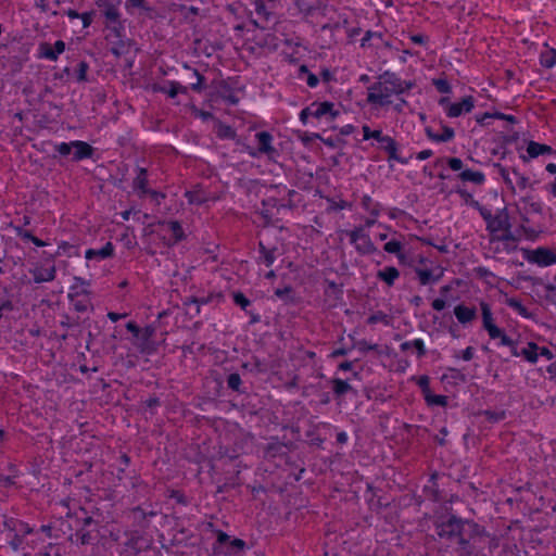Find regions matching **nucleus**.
I'll use <instances>...</instances> for the list:
<instances>
[{
    "label": "nucleus",
    "mask_w": 556,
    "mask_h": 556,
    "mask_svg": "<svg viewBox=\"0 0 556 556\" xmlns=\"http://www.w3.org/2000/svg\"><path fill=\"white\" fill-rule=\"evenodd\" d=\"M136 177L132 180V191L139 199L147 198L149 188V172L146 167L137 166L135 168Z\"/></svg>",
    "instance_id": "18"
},
{
    "label": "nucleus",
    "mask_w": 556,
    "mask_h": 556,
    "mask_svg": "<svg viewBox=\"0 0 556 556\" xmlns=\"http://www.w3.org/2000/svg\"><path fill=\"white\" fill-rule=\"evenodd\" d=\"M441 128H442V132L438 134L433 130L432 127L427 126L425 128V134L429 140L437 142V143L448 142L455 138V130L452 127H450L441 122Z\"/></svg>",
    "instance_id": "25"
},
{
    "label": "nucleus",
    "mask_w": 556,
    "mask_h": 556,
    "mask_svg": "<svg viewBox=\"0 0 556 556\" xmlns=\"http://www.w3.org/2000/svg\"><path fill=\"white\" fill-rule=\"evenodd\" d=\"M64 50L65 42L63 40H56L53 45L42 42L39 45V56L50 61H56Z\"/></svg>",
    "instance_id": "21"
},
{
    "label": "nucleus",
    "mask_w": 556,
    "mask_h": 556,
    "mask_svg": "<svg viewBox=\"0 0 556 556\" xmlns=\"http://www.w3.org/2000/svg\"><path fill=\"white\" fill-rule=\"evenodd\" d=\"M352 349H356L363 355L368 353L369 351H375L378 353V355L382 354L377 343H369L365 339L354 342Z\"/></svg>",
    "instance_id": "50"
},
{
    "label": "nucleus",
    "mask_w": 556,
    "mask_h": 556,
    "mask_svg": "<svg viewBox=\"0 0 556 556\" xmlns=\"http://www.w3.org/2000/svg\"><path fill=\"white\" fill-rule=\"evenodd\" d=\"M441 381L446 386L457 387L460 383H465L467 377L460 369L448 367L447 372L442 375Z\"/></svg>",
    "instance_id": "34"
},
{
    "label": "nucleus",
    "mask_w": 556,
    "mask_h": 556,
    "mask_svg": "<svg viewBox=\"0 0 556 556\" xmlns=\"http://www.w3.org/2000/svg\"><path fill=\"white\" fill-rule=\"evenodd\" d=\"M60 327L66 330H74L79 327V317L73 318L70 315H63L60 320Z\"/></svg>",
    "instance_id": "62"
},
{
    "label": "nucleus",
    "mask_w": 556,
    "mask_h": 556,
    "mask_svg": "<svg viewBox=\"0 0 556 556\" xmlns=\"http://www.w3.org/2000/svg\"><path fill=\"white\" fill-rule=\"evenodd\" d=\"M54 151L62 157H70L74 163L83 160L92 159L96 149L83 140H72L70 142H60L54 146Z\"/></svg>",
    "instance_id": "5"
},
{
    "label": "nucleus",
    "mask_w": 556,
    "mask_h": 556,
    "mask_svg": "<svg viewBox=\"0 0 556 556\" xmlns=\"http://www.w3.org/2000/svg\"><path fill=\"white\" fill-rule=\"evenodd\" d=\"M79 252H80L79 245L72 244L66 241H62L58 245L56 252L53 255H51L50 258L53 260L54 256H56V255H65L67 257H75V256H79Z\"/></svg>",
    "instance_id": "44"
},
{
    "label": "nucleus",
    "mask_w": 556,
    "mask_h": 556,
    "mask_svg": "<svg viewBox=\"0 0 556 556\" xmlns=\"http://www.w3.org/2000/svg\"><path fill=\"white\" fill-rule=\"evenodd\" d=\"M215 135L220 140H232L236 138L237 131L230 125L225 124L220 119H216L214 126Z\"/></svg>",
    "instance_id": "41"
},
{
    "label": "nucleus",
    "mask_w": 556,
    "mask_h": 556,
    "mask_svg": "<svg viewBox=\"0 0 556 556\" xmlns=\"http://www.w3.org/2000/svg\"><path fill=\"white\" fill-rule=\"evenodd\" d=\"M351 379L332 378L330 380L333 397L338 403H341L346 394L352 393L357 396V390L350 383Z\"/></svg>",
    "instance_id": "19"
},
{
    "label": "nucleus",
    "mask_w": 556,
    "mask_h": 556,
    "mask_svg": "<svg viewBox=\"0 0 556 556\" xmlns=\"http://www.w3.org/2000/svg\"><path fill=\"white\" fill-rule=\"evenodd\" d=\"M162 224L167 225L173 233V240L167 243L168 247H173L186 239V233L179 220H164Z\"/></svg>",
    "instance_id": "40"
},
{
    "label": "nucleus",
    "mask_w": 556,
    "mask_h": 556,
    "mask_svg": "<svg viewBox=\"0 0 556 556\" xmlns=\"http://www.w3.org/2000/svg\"><path fill=\"white\" fill-rule=\"evenodd\" d=\"M125 8L128 12H130L132 8H139L147 12L153 11V9L148 4L147 0H126Z\"/></svg>",
    "instance_id": "63"
},
{
    "label": "nucleus",
    "mask_w": 556,
    "mask_h": 556,
    "mask_svg": "<svg viewBox=\"0 0 556 556\" xmlns=\"http://www.w3.org/2000/svg\"><path fill=\"white\" fill-rule=\"evenodd\" d=\"M414 271L417 275L418 281L421 286H429L437 283L443 276L441 269L439 274H434L432 269L414 267Z\"/></svg>",
    "instance_id": "33"
},
{
    "label": "nucleus",
    "mask_w": 556,
    "mask_h": 556,
    "mask_svg": "<svg viewBox=\"0 0 556 556\" xmlns=\"http://www.w3.org/2000/svg\"><path fill=\"white\" fill-rule=\"evenodd\" d=\"M527 153L528 156L520 155L523 162H528L530 159H536L540 155L554 154L556 152L551 146L531 140L527 144Z\"/></svg>",
    "instance_id": "26"
},
{
    "label": "nucleus",
    "mask_w": 556,
    "mask_h": 556,
    "mask_svg": "<svg viewBox=\"0 0 556 556\" xmlns=\"http://www.w3.org/2000/svg\"><path fill=\"white\" fill-rule=\"evenodd\" d=\"M479 415L484 416L485 419L491 424L500 422L506 418L505 410L484 409V410L479 412Z\"/></svg>",
    "instance_id": "54"
},
{
    "label": "nucleus",
    "mask_w": 556,
    "mask_h": 556,
    "mask_svg": "<svg viewBox=\"0 0 556 556\" xmlns=\"http://www.w3.org/2000/svg\"><path fill=\"white\" fill-rule=\"evenodd\" d=\"M212 532L216 535V541L213 543V553L215 555L235 556L242 554L247 548L245 541L233 538L231 539L226 532L219 529H214L213 523H208Z\"/></svg>",
    "instance_id": "4"
},
{
    "label": "nucleus",
    "mask_w": 556,
    "mask_h": 556,
    "mask_svg": "<svg viewBox=\"0 0 556 556\" xmlns=\"http://www.w3.org/2000/svg\"><path fill=\"white\" fill-rule=\"evenodd\" d=\"M105 28L109 29L110 33L118 39L116 46L112 47L110 50L113 55L118 58L122 55L123 52L121 49L124 47L123 37L125 31V25L124 21L122 20V16L117 17V20L114 22L105 21Z\"/></svg>",
    "instance_id": "17"
},
{
    "label": "nucleus",
    "mask_w": 556,
    "mask_h": 556,
    "mask_svg": "<svg viewBox=\"0 0 556 556\" xmlns=\"http://www.w3.org/2000/svg\"><path fill=\"white\" fill-rule=\"evenodd\" d=\"M493 167L497 169V172L501 175V177L503 178V181L506 185V187L509 190H511L513 192H515V186L509 177L508 169L505 166H503L501 163H493Z\"/></svg>",
    "instance_id": "57"
},
{
    "label": "nucleus",
    "mask_w": 556,
    "mask_h": 556,
    "mask_svg": "<svg viewBox=\"0 0 556 556\" xmlns=\"http://www.w3.org/2000/svg\"><path fill=\"white\" fill-rule=\"evenodd\" d=\"M74 521L72 518L67 517V514L64 518L56 519V526L59 530V539L66 538L68 541L75 544L76 539V528L73 527Z\"/></svg>",
    "instance_id": "30"
},
{
    "label": "nucleus",
    "mask_w": 556,
    "mask_h": 556,
    "mask_svg": "<svg viewBox=\"0 0 556 556\" xmlns=\"http://www.w3.org/2000/svg\"><path fill=\"white\" fill-rule=\"evenodd\" d=\"M231 298L235 305L239 306L243 312H248V308L252 307L251 300H249L241 291H232Z\"/></svg>",
    "instance_id": "52"
},
{
    "label": "nucleus",
    "mask_w": 556,
    "mask_h": 556,
    "mask_svg": "<svg viewBox=\"0 0 556 556\" xmlns=\"http://www.w3.org/2000/svg\"><path fill=\"white\" fill-rule=\"evenodd\" d=\"M3 529L10 533H17V534H30L34 535L35 528L31 527L29 523L17 519L15 517H8L3 516V522H2Z\"/></svg>",
    "instance_id": "20"
},
{
    "label": "nucleus",
    "mask_w": 556,
    "mask_h": 556,
    "mask_svg": "<svg viewBox=\"0 0 556 556\" xmlns=\"http://www.w3.org/2000/svg\"><path fill=\"white\" fill-rule=\"evenodd\" d=\"M298 194V192L293 189L287 190L288 201L285 202L283 200H279L276 197H267L261 201L262 207H271L277 208L279 212L282 208H289L292 210L295 207V204L292 201V197Z\"/></svg>",
    "instance_id": "22"
},
{
    "label": "nucleus",
    "mask_w": 556,
    "mask_h": 556,
    "mask_svg": "<svg viewBox=\"0 0 556 556\" xmlns=\"http://www.w3.org/2000/svg\"><path fill=\"white\" fill-rule=\"evenodd\" d=\"M115 256V245L108 241L102 248L100 249H87L85 252V258L87 261H103L108 258H113Z\"/></svg>",
    "instance_id": "24"
},
{
    "label": "nucleus",
    "mask_w": 556,
    "mask_h": 556,
    "mask_svg": "<svg viewBox=\"0 0 556 556\" xmlns=\"http://www.w3.org/2000/svg\"><path fill=\"white\" fill-rule=\"evenodd\" d=\"M67 517L73 519V527L76 528V545H92L99 541L100 525L92 516L88 515L86 506L67 511Z\"/></svg>",
    "instance_id": "2"
},
{
    "label": "nucleus",
    "mask_w": 556,
    "mask_h": 556,
    "mask_svg": "<svg viewBox=\"0 0 556 556\" xmlns=\"http://www.w3.org/2000/svg\"><path fill=\"white\" fill-rule=\"evenodd\" d=\"M384 80L386 88L383 93L369 92L367 93V102L369 104L387 106L391 104L389 98L392 94H403L406 91L415 87V83L412 80H402L401 77L391 71H386L378 77Z\"/></svg>",
    "instance_id": "3"
},
{
    "label": "nucleus",
    "mask_w": 556,
    "mask_h": 556,
    "mask_svg": "<svg viewBox=\"0 0 556 556\" xmlns=\"http://www.w3.org/2000/svg\"><path fill=\"white\" fill-rule=\"evenodd\" d=\"M505 228H511L507 207L498 208L486 225V230L490 232L491 237Z\"/></svg>",
    "instance_id": "15"
},
{
    "label": "nucleus",
    "mask_w": 556,
    "mask_h": 556,
    "mask_svg": "<svg viewBox=\"0 0 556 556\" xmlns=\"http://www.w3.org/2000/svg\"><path fill=\"white\" fill-rule=\"evenodd\" d=\"M154 91L167 94L168 98L174 99L178 96V93L187 94L188 87L181 85L179 81L168 80L165 85L160 86L155 85L153 87Z\"/></svg>",
    "instance_id": "28"
},
{
    "label": "nucleus",
    "mask_w": 556,
    "mask_h": 556,
    "mask_svg": "<svg viewBox=\"0 0 556 556\" xmlns=\"http://www.w3.org/2000/svg\"><path fill=\"white\" fill-rule=\"evenodd\" d=\"M502 235H495L491 237V242L502 241V242H514L517 243L519 241L520 236L516 232L511 231V228H505L502 230Z\"/></svg>",
    "instance_id": "51"
},
{
    "label": "nucleus",
    "mask_w": 556,
    "mask_h": 556,
    "mask_svg": "<svg viewBox=\"0 0 556 556\" xmlns=\"http://www.w3.org/2000/svg\"><path fill=\"white\" fill-rule=\"evenodd\" d=\"M134 519L138 522L140 527H148L150 518L155 517L157 511L150 508H144L142 506L134 507L132 510Z\"/></svg>",
    "instance_id": "38"
},
{
    "label": "nucleus",
    "mask_w": 556,
    "mask_h": 556,
    "mask_svg": "<svg viewBox=\"0 0 556 556\" xmlns=\"http://www.w3.org/2000/svg\"><path fill=\"white\" fill-rule=\"evenodd\" d=\"M59 534L60 533L58 530L56 520L51 521L47 525H42L39 529H35L34 536H36V539L31 540V546H33V548H35L37 542H39V541L43 542V539L41 538V535L47 539L58 540Z\"/></svg>",
    "instance_id": "27"
},
{
    "label": "nucleus",
    "mask_w": 556,
    "mask_h": 556,
    "mask_svg": "<svg viewBox=\"0 0 556 556\" xmlns=\"http://www.w3.org/2000/svg\"><path fill=\"white\" fill-rule=\"evenodd\" d=\"M361 206L369 213L370 216L378 217L382 211V204L372 200L368 194H364L361 199Z\"/></svg>",
    "instance_id": "43"
},
{
    "label": "nucleus",
    "mask_w": 556,
    "mask_h": 556,
    "mask_svg": "<svg viewBox=\"0 0 556 556\" xmlns=\"http://www.w3.org/2000/svg\"><path fill=\"white\" fill-rule=\"evenodd\" d=\"M432 85L440 93L447 94L452 92V86L446 78H433Z\"/></svg>",
    "instance_id": "59"
},
{
    "label": "nucleus",
    "mask_w": 556,
    "mask_h": 556,
    "mask_svg": "<svg viewBox=\"0 0 556 556\" xmlns=\"http://www.w3.org/2000/svg\"><path fill=\"white\" fill-rule=\"evenodd\" d=\"M538 351L539 345L530 341L527 343V346L520 350L521 357L529 362L530 364H536L538 363Z\"/></svg>",
    "instance_id": "46"
},
{
    "label": "nucleus",
    "mask_w": 556,
    "mask_h": 556,
    "mask_svg": "<svg viewBox=\"0 0 556 556\" xmlns=\"http://www.w3.org/2000/svg\"><path fill=\"white\" fill-rule=\"evenodd\" d=\"M441 477L439 472H432L422 489L425 496L434 503L446 501L445 493L439 486V479Z\"/></svg>",
    "instance_id": "14"
},
{
    "label": "nucleus",
    "mask_w": 556,
    "mask_h": 556,
    "mask_svg": "<svg viewBox=\"0 0 556 556\" xmlns=\"http://www.w3.org/2000/svg\"><path fill=\"white\" fill-rule=\"evenodd\" d=\"M424 399H425L426 404L429 407H432V406L446 407L448 404V397L446 395L433 394L432 391L429 394H426V396Z\"/></svg>",
    "instance_id": "49"
},
{
    "label": "nucleus",
    "mask_w": 556,
    "mask_h": 556,
    "mask_svg": "<svg viewBox=\"0 0 556 556\" xmlns=\"http://www.w3.org/2000/svg\"><path fill=\"white\" fill-rule=\"evenodd\" d=\"M274 295L286 305H295L299 303V296L292 286L287 285L283 288H277Z\"/></svg>",
    "instance_id": "35"
},
{
    "label": "nucleus",
    "mask_w": 556,
    "mask_h": 556,
    "mask_svg": "<svg viewBox=\"0 0 556 556\" xmlns=\"http://www.w3.org/2000/svg\"><path fill=\"white\" fill-rule=\"evenodd\" d=\"M298 139L303 143L305 147L312 146V143L315 140H320L321 135L317 132H308V131H296Z\"/></svg>",
    "instance_id": "56"
},
{
    "label": "nucleus",
    "mask_w": 556,
    "mask_h": 556,
    "mask_svg": "<svg viewBox=\"0 0 556 556\" xmlns=\"http://www.w3.org/2000/svg\"><path fill=\"white\" fill-rule=\"evenodd\" d=\"M383 250L397 256L403 251V244L401 241L392 239L383 245Z\"/></svg>",
    "instance_id": "64"
},
{
    "label": "nucleus",
    "mask_w": 556,
    "mask_h": 556,
    "mask_svg": "<svg viewBox=\"0 0 556 556\" xmlns=\"http://www.w3.org/2000/svg\"><path fill=\"white\" fill-rule=\"evenodd\" d=\"M62 546L59 543H48L36 554V556H62Z\"/></svg>",
    "instance_id": "53"
},
{
    "label": "nucleus",
    "mask_w": 556,
    "mask_h": 556,
    "mask_svg": "<svg viewBox=\"0 0 556 556\" xmlns=\"http://www.w3.org/2000/svg\"><path fill=\"white\" fill-rule=\"evenodd\" d=\"M309 105L313 110V117L317 119L325 117L328 122H332L340 115V111L334 109V103L330 101H314Z\"/></svg>",
    "instance_id": "16"
},
{
    "label": "nucleus",
    "mask_w": 556,
    "mask_h": 556,
    "mask_svg": "<svg viewBox=\"0 0 556 556\" xmlns=\"http://www.w3.org/2000/svg\"><path fill=\"white\" fill-rule=\"evenodd\" d=\"M156 333V327L152 324L141 329L138 340H134V345L141 354L151 355L157 351V343L153 340Z\"/></svg>",
    "instance_id": "11"
},
{
    "label": "nucleus",
    "mask_w": 556,
    "mask_h": 556,
    "mask_svg": "<svg viewBox=\"0 0 556 556\" xmlns=\"http://www.w3.org/2000/svg\"><path fill=\"white\" fill-rule=\"evenodd\" d=\"M161 400L157 395H150L144 402V409L150 412V415H154L156 413V408L161 406Z\"/></svg>",
    "instance_id": "61"
},
{
    "label": "nucleus",
    "mask_w": 556,
    "mask_h": 556,
    "mask_svg": "<svg viewBox=\"0 0 556 556\" xmlns=\"http://www.w3.org/2000/svg\"><path fill=\"white\" fill-rule=\"evenodd\" d=\"M506 305L516 311L522 317H529L530 314L526 306L521 303V301L517 298H508L506 299Z\"/></svg>",
    "instance_id": "55"
},
{
    "label": "nucleus",
    "mask_w": 556,
    "mask_h": 556,
    "mask_svg": "<svg viewBox=\"0 0 556 556\" xmlns=\"http://www.w3.org/2000/svg\"><path fill=\"white\" fill-rule=\"evenodd\" d=\"M232 83H238V77H228L219 80L217 84V92L227 104L237 105L239 98L235 94V91L243 90V86H232Z\"/></svg>",
    "instance_id": "12"
},
{
    "label": "nucleus",
    "mask_w": 556,
    "mask_h": 556,
    "mask_svg": "<svg viewBox=\"0 0 556 556\" xmlns=\"http://www.w3.org/2000/svg\"><path fill=\"white\" fill-rule=\"evenodd\" d=\"M227 388L237 392L238 394H247L248 389L243 386V381L238 372H231L226 379Z\"/></svg>",
    "instance_id": "45"
},
{
    "label": "nucleus",
    "mask_w": 556,
    "mask_h": 556,
    "mask_svg": "<svg viewBox=\"0 0 556 556\" xmlns=\"http://www.w3.org/2000/svg\"><path fill=\"white\" fill-rule=\"evenodd\" d=\"M400 270L396 267L387 266L383 269L378 270L376 277L388 287H393L395 281L400 278Z\"/></svg>",
    "instance_id": "37"
},
{
    "label": "nucleus",
    "mask_w": 556,
    "mask_h": 556,
    "mask_svg": "<svg viewBox=\"0 0 556 556\" xmlns=\"http://www.w3.org/2000/svg\"><path fill=\"white\" fill-rule=\"evenodd\" d=\"M480 307L482 328L488 332L490 339H500L497 346L514 345V340L506 334L505 330L495 325L490 305L486 302H481Z\"/></svg>",
    "instance_id": "6"
},
{
    "label": "nucleus",
    "mask_w": 556,
    "mask_h": 556,
    "mask_svg": "<svg viewBox=\"0 0 556 556\" xmlns=\"http://www.w3.org/2000/svg\"><path fill=\"white\" fill-rule=\"evenodd\" d=\"M29 273L33 275V281L39 285L54 280L56 276V268L54 265L48 268L39 266L30 269Z\"/></svg>",
    "instance_id": "31"
},
{
    "label": "nucleus",
    "mask_w": 556,
    "mask_h": 556,
    "mask_svg": "<svg viewBox=\"0 0 556 556\" xmlns=\"http://www.w3.org/2000/svg\"><path fill=\"white\" fill-rule=\"evenodd\" d=\"M519 278L523 281L530 282L533 287L543 286L545 289L544 298L547 302L556 305V286L552 283H545L543 278L534 277L529 275H519Z\"/></svg>",
    "instance_id": "23"
},
{
    "label": "nucleus",
    "mask_w": 556,
    "mask_h": 556,
    "mask_svg": "<svg viewBox=\"0 0 556 556\" xmlns=\"http://www.w3.org/2000/svg\"><path fill=\"white\" fill-rule=\"evenodd\" d=\"M168 497L181 506H188L190 504L189 497L180 490H170Z\"/></svg>",
    "instance_id": "60"
},
{
    "label": "nucleus",
    "mask_w": 556,
    "mask_h": 556,
    "mask_svg": "<svg viewBox=\"0 0 556 556\" xmlns=\"http://www.w3.org/2000/svg\"><path fill=\"white\" fill-rule=\"evenodd\" d=\"M368 491L372 492V496L368 500L370 509L379 511L389 507L390 502L386 501L382 496H377L372 486L368 485Z\"/></svg>",
    "instance_id": "48"
},
{
    "label": "nucleus",
    "mask_w": 556,
    "mask_h": 556,
    "mask_svg": "<svg viewBox=\"0 0 556 556\" xmlns=\"http://www.w3.org/2000/svg\"><path fill=\"white\" fill-rule=\"evenodd\" d=\"M277 251H278L277 247H273V248L268 249L263 243V241H258V244H257L258 256L256 258V263L264 264L266 267H270L277 258Z\"/></svg>",
    "instance_id": "29"
},
{
    "label": "nucleus",
    "mask_w": 556,
    "mask_h": 556,
    "mask_svg": "<svg viewBox=\"0 0 556 556\" xmlns=\"http://www.w3.org/2000/svg\"><path fill=\"white\" fill-rule=\"evenodd\" d=\"M454 315L460 324L466 325L476 319L477 309L475 307H468L464 304H458L454 307Z\"/></svg>",
    "instance_id": "36"
},
{
    "label": "nucleus",
    "mask_w": 556,
    "mask_h": 556,
    "mask_svg": "<svg viewBox=\"0 0 556 556\" xmlns=\"http://www.w3.org/2000/svg\"><path fill=\"white\" fill-rule=\"evenodd\" d=\"M540 65L545 68H553L556 65V49L548 48L540 53Z\"/></svg>",
    "instance_id": "47"
},
{
    "label": "nucleus",
    "mask_w": 556,
    "mask_h": 556,
    "mask_svg": "<svg viewBox=\"0 0 556 556\" xmlns=\"http://www.w3.org/2000/svg\"><path fill=\"white\" fill-rule=\"evenodd\" d=\"M378 149L386 152L388 154V161H395L402 165H406L409 163L413 155L410 154L408 157L402 156L399 153V143L391 136H386L381 143H379Z\"/></svg>",
    "instance_id": "13"
},
{
    "label": "nucleus",
    "mask_w": 556,
    "mask_h": 556,
    "mask_svg": "<svg viewBox=\"0 0 556 556\" xmlns=\"http://www.w3.org/2000/svg\"><path fill=\"white\" fill-rule=\"evenodd\" d=\"M96 5L102 9L101 14L104 16L105 21L114 22L117 17H121V12L112 0H96Z\"/></svg>",
    "instance_id": "32"
},
{
    "label": "nucleus",
    "mask_w": 556,
    "mask_h": 556,
    "mask_svg": "<svg viewBox=\"0 0 556 556\" xmlns=\"http://www.w3.org/2000/svg\"><path fill=\"white\" fill-rule=\"evenodd\" d=\"M350 243L355 245V250L361 255H370L376 253L377 247L371 241L368 233L365 232L364 226H356L348 232Z\"/></svg>",
    "instance_id": "9"
},
{
    "label": "nucleus",
    "mask_w": 556,
    "mask_h": 556,
    "mask_svg": "<svg viewBox=\"0 0 556 556\" xmlns=\"http://www.w3.org/2000/svg\"><path fill=\"white\" fill-rule=\"evenodd\" d=\"M457 178H459L464 182H472L478 186H481L485 182V175L482 172H475L469 168L463 169L457 175Z\"/></svg>",
    "instance_id": "42"
},
{
    "label": "nucleus",
    "mask_w": 556,
    "mask_h": 556,
    "mask_svg": "<svg viewBox=\"0 0 556 556\" xmlns=\"http://www.w3.org/2000/svg\"><path fill=\"white\" fill-rule=\"evenodd\" d=\"M286 444L278 441L277 438H273L270 442H268L264 448V457L265 458H276L278 456H282L286 454Z\"/></svg>",
    "instance_id": "39"
},
{
    "label": "nucleus",
    "mask_w": 556,
    "mask_h": 556,
    "mask_svg": "<svg viewBox=\"0 0 556 556\" xmlns=\"http://www.w3.org/2000/svg\"><path fill=\"white\" fill-rule=\"evenodd\" d=\"M257 147H247V153L253 157L258 159L262 155L267 156L268 160L275 161L279 156V151L273 146L274 136L267 131L262 130L255 134Z\"/></svg>",
    "instance_id": "7"
},
{
    "label": "nucleus",
    "mask_w": 556,
    "mask_h": 556,
    "mask_svg": "<svg viewBox=\"0 0 556 556\" xmlns=\"http://www.w3.org/2000/svg\"><path fill=\"white\" fill-rule=\"evenodd\" d=\"M523 258L540 267H547L556 264V250L547 247H538L536 249L520 248Z\"/></svg>",
    "instance_id": "8"
},
{
    "label": "nucleus",
    "mask_w": 556,
    "mask_h": 556,
    "mask_svg": "<svg viewBox=\"0 0 556 556\" xmlns=\"http://www.w3.org/2000/svg\"><path fill=\"white\" fill-rule=\"evenodd\" d=\"M28 534H17V533H12V535L10 536V539L8 540V544L9 546L14 551V552H17L22 548L24 542H25V536H27Z\"/></svg>",
    "instance_id": "58"
},
{
    "label": "nucleus",
    "mask_w": 556,
    "mask_h": 556,
    "mask_svg": "<svg viewBox=\"0 0 556 556\" xmlns=\"http://www.w3.org/2000/svg\"><path fill=\"white\" fill-rule=\"evenodd\" d=\"M433 540L439 549L451 556H488L497 546L496 536L472 518L456 514L452 507H441L430 517Z\"/></svg>",
    "instance_id": "1"
},
{
    "label": "nucleus",
    "mask_w": 556,
    "mask_h": 556,
    "mask_svg": "<svg viewBox=\"0 0 556 556\" xmlns=\"http://www.w3.org/2000/svg\"><path fill=\"white\" fill-rule=\"evenodd\" d=\"M439 105L445 110L447 117L455 118L463 114L470 113L475 108V98L466 96L459 102L451 103L447 97H442L438 101Z\"/></svg>",
    "instance_id": "10"
}]
</instances>
